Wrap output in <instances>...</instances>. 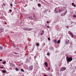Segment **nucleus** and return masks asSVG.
Listing matches in <instances>:
<instances>
[{"instance_id": "ea45409f", "label": "nucleus", "mask_w": 76, "mask_h": 76, "mask_svg": "<svg viewBox=\"0 0 76 76\" xmlns=\"http://www.w3.org/2000/svg\"><path fill=\"white\" fill-rule=\"evenodd\" d=\"M34 58H37V57H36V56H34Z\"/></svg>"}, {"instance_id": "4be33fe9", "label": "nucleus", "mask_w": 76, "mask_h": 76, "mask_svg": "<svg viewBox=\"0 0 76 76\" xmlns=\"http://www.w3.org/2000/svg\"><path fill=\"white\" fill-rule=\"evenodd\" d=\"M6 61H4L3 62V64H6Z\"/></svg>"}, {"instance_id": "20e7f679", "label": "nucleus", "mask_w": 76, "mask_h": 76, "mask_svg": "<svg viewBox=\"0 0 76 76\" xmlns=\"http://www.w3.org/2000/svg\"><path fill=\"white\" fill-rule=\"evenodd\" d=\"M57 8H56L55 9L54 12L56 13H58V12L57 11Z\"/></svg>"}, {"instance_id": "9b49d317", "label": "nucleus", "mask_w": 76, "mask_h": 76, "mask_svg": "<svg viewBox=\"0 0 76 76\" xmlns=\"http://www.w3.org/2000/svg\"><path fill=\"white\" fill-rule=\"evenodd\" d=\"M53 42H55V44H56V43H57V41L56 40H53Z\"/></svg>"}, {"instance_id": "7ed1b4c3", "label": "nucleus", "mask_w": 76, "mask_h": 76, "mask_svg": "<svg viewBox=\"0 0 76 76\" xmlns=\"http://www.w3.org/2000/svg\"><path fill=\"white\" fill-rule=\"evenodd\" d=\"M66 67H62L61 69V71H64V70H66Z\"/></svg>"}, {"instance_id": "f704fd0d", "label": "nucleus", "mask_w": 76, "mask_h": 76, "mask_svg": "<svg viewBox=\"0 0 76 76\" xmlns=\"http://www.w3.org/2000/svg\"><path fill=\"white\" fill-rule=\"evenodd\" d=\"M47 23H49V22H48V21H47Z\"/></svg>"}, {"instance_id": "f8f14e48", "label": "nucleus", "mask_w": 76, "mask_h": 76, "mask_svg": "<svg viewBox=\"0 0 76 76\" xmlns=\"http://www.w3.org/2000/svg\"><path fill=\"white\" fill-rule=\"evenodd\" d=\"M15 70H16V71H19V69L18 68H15Z\"/></svg>"}, {"instance_id": "aec40b11", "label": "nucleus", "mask_w": 76, "mask_h": 76, "mask_svg": "<svg viewBox=\"0 0 76 76\" xmlns=\"http://www.w3.org/2000/svg\"><path fill=\"white\" fill-rule=\"evenodd\" d=\"M70 35H72V36L73 35V34H72V33H70Z\"/></svg>"}, {"instance_id": "39448f33", "label": "nucleus", "mask_w": 76, "mask_h": 76, "mask_svg": "<svg viewBox=\"0 0 76 76\" xmlns=\"http://www.w3.org/2000/svg\"><path fill=\"white\" fill-rule=\"evenodd\" d=\"M44 33V30H42V33H40L41 35H43V34Z\"/></svg>"}, {"instance_id": "473e14b6", "label": "nucleus", "mask_w": 76, "mask_h": 76, "mask_svg": "<svg viewBox=\"0 0 76 76\" xmlns=\"http://www.w3.org/2000/svg\"><path fill=\"white\" fill-rule=\"evenodd\" d=\"M13 47H14V48H15V47H16L15 46V45H14V46H13Z\"/></svg>"}, {"instance_id": "49530a36", "label": "nucleus", "mask_w": 76, "mask_h": 76, "mask_svg": "<svg viewBox=\"0 0 76 76\" xmlns=\"http://www.w3.org/2000/svg\"><path fill=\"white\" fill-rule=\"evenodd\" d=\"M15 4H16V3H15Z\"/></svg>"}, {"instance_id": "2eb2a0df", "label": "nucleus", "mask_w": 76, "mask_h": 76, "mask_svg": "<svg viewBox=\"0 0 76 76\" xmlns=\"http://www.w3.org/2000/svg\"><path fill=\"white\" fill-rule=\"evenodd\" d=\"M3 47L1 46H0V50H3Z\"/></svg>"}, {"instance_id": "a878e982", "label": "nucleus", "mask_w": 76, "mask_h": 76, "mask_svg": "<svg viewBox=\"0 0 76 76\" xmlns=\"http://www.w3.org/2000/svg\"><path fill=\"white\" fill-rule=\"evenodd\" d=\"M66 28H67V29H68V28H69V26H66Z\"/></svg>"}, {"instance_id": "393cba45", "label": "nucleus", "mask_w": 76, "mask_h": 76, "mask_svg": "<svg viewBox=\"0 0 76 76\" xmlns=\"http://www.w3.org/2000/svg\"><path fill=\"white\" fill-rule=\"evenodd\" d=\"M14 53L15 54H16V55L18 54V53H17L15 52H14Z\"/></svg>"}, {"instance_id": "4468645a", "label": "nucleus", "mask_w": 76, "mask_h": 76, "mask_svg": "<svg viewBox=\"0 0 76 76\" xmlns=\"http://www.w3.org/2000/svg\"><path fill=\"white\" fill-rule=\"evenodd\" d=\"M2 72L3 73H5L6 72V70H4L3 71H2Z\"/></svg>"}, {"instance_id": "5701e85b", "label": "nucleus", "mask_w": 76, "mask_h": 76, "mask_svg": "<svg viewBox=\"0 0 76 76\" xmlns=\"http://www.w3.org/2000/svg\"><path fill=\"white\" fill-rule=\"evenodd\" d=\"M10 6H13V4H10Z\"/></svg>"}, {"instance_id": "4c0bfd02", "label": "nucleus", "mask_w": 76, "mask_h": 76, "mask_svg": "<svg viewBox=\"0 0 76 76\" xmlns=\"http://www.w3.org/2000/svg\"><path fill=\"white\" fill-rule=\"evenodd\" d=\"M66 58H69V56H67Z\"/></svg>"}, {"instance_id": "412c9836", "label": "nucleus", "mask_w": 76, "mask_h": 76, "mask_svg": "<svg viewBox=\"0 0 76 76\" xmlns=\"http://www.w3.org/2000/svg\"><path fill=\"white\" fill-rule=\"evenodd\" d=\"M50 54L49 53H48L47 54V56H50Z\"/></svg>"}, {"instance_id": "f257e3e1", "label": "nucleus", "mask_w": 76, "mask_h": 76, "mask_svg": "<svg viewBox=\"0 0 76 76\" xmlns=\"http://www.w3.org/2000/svg\"><path fill=\"white\" fill-rule=\"evenodd\" d=\"M72 60H73V58H72V57H69L66 59V61L68 62H70V61H71Z\"/></svg>"}, {"instance_id": "423d86ee", "label": "nucleus", "mask_w": 76, "mask_h": 76, "mask_svg": "<svg viewBox=\"0 0 76 76\" xmlns=\"http://www.w3.org/2000/svg\"><path fill=\"white\" fill-rule=\"evenodd\" d=\"M45 64L46 67H48V63H47V62H45Z\"/></svg>"}, {"instance_id": "a19ab883", "label": "nucleus", "mask_w": 76, "mask_h": 76, "mask_svg": "<svg viewBox=\"0 0 76 76\" xmlns=\"http://www.w3.org/2000/svg\"><path fill=\"white\" fill-rule=\"evenodd\" d=\"M44 76H47V75H44Z\"/></svg>"}, {"instance_id": "c85d7f7f", "label": "nucleus", "mask_w": 76, "mask_h": 76, "mask_svg": "<svg viewBox=\"0 0 76 76\" xmlns=\"http://www.w3.org/2000/svg\"><path fill=\"white\" fill-rule=\"evenodd\" d=\"M1 69H3V67H1Z\"/></svg>"}, {"instance_id": "dca6fc26", "label": "nucleus", "mask_w": 76, "mask_h": 76, "mask_svg": "<svg viewBox=\"0 0 76 76\" xmlns=\"http://www.w3.org/2000/svg\"><path fill=\"white\" fill-rule=\"evenodd\" d=\"M38 6L39 7H40L41 6V4H38Z\"/></svg>"}, {"instance_id": "a18cd8bd", "label": "nucleus", "mask_w": 76, "mask_h": 76, "mask_svg": "<svg viewBox=\"0 0 76 76\" xmlns=\"http://www.w3.org/2000/svg\"><path fill=\"white\" fill-rule=\"evenodd\" d=\"M1 66H0V68H1Z\"/></svg>"}, {"instance_id": "1a4fd4ad", "label": "nucleus", "mask_w": 76, "mask_h": 76, "mask_svg": "<svg viewBox=\"0 0 76 76\" xmlns=\"http://www.w3.org/2000/svg\"><path fill=\"white\" fill-rule=\"evenodd\" d=\"M72 6H74V7H76V6L74 5V3H72Z\"/></svg>"}, {"instance_id": "0eeeda50", "label": "nucleus", "mask_w": 76, "mask_h": 76, "mask_svg": "<svg viewBox=\"0 0 76 76\" xmlns=\"http://www.w3.org/2000/svg\"><path fill=\"white\" fill-rule=\"evenodd\" d=\"M3 32V28H1L0 29V33Z\"/></svg>"}, {"instance_id": "f03ea898", "label": "nucleus", "mask_w": 76, "mask_h": 76, "mask_svg": "<svg viewBox=\"0 0 76 76\" xmlns=\"http://www.w3.org/2000/svg\"><path fill=\"white\" fill-rule=\"evenodd\" d=\"M33 69V66L31 65L30 66H29L28 68V70H32Z\"/></svg>"}, {"instance_id": "c9c22d12", "label": "nucleus", "mask_w": 76, "mask_h": 76, "mask_svg": "<svg viewBox=\"0 0 76 76\" xmlns=\"http://www.w3.org/2000/svg\"><path fill=\"white\" fill-rule=\"evenodd\" d=\"M66 56H68V55L66 54Z\"/></svg>"}, {"instance_id": "72a5a7b5", "label": "nucleus", "mask_w": 76, "mask_h": 76, "mask_svg": "<svg viewBox=\"0 0 76 76\" xmlns=\"http://www.w3.org/2000/svg\"><path fill=\"white\" fill-rule=\"evenodd\" d=\"M26 30H28V28H25Z\"/></svg>"}, {"instance_id": "a211bd4d", "label": "nucleus", "mask_w": 76, "mask_h": 76, "mask_svg": "<svg viewBox=\"0 0 76 76\" xmlns=\"http://www.w3.org/2000/svg\"><path fill=\"white\" fill-rule=\"evenodd\" d=\"M73 18H76V15H73Z\"/></svg>"}, {"instance_id": "e433bc0d", "label": "nucleus", "mask_w": 76, "mask_h": 76, "mask_svg": "<svg viewBox=\"0 0 76 76\" xmlns=\"http://www.w3.org/2000/svg\"><path fill=\"white\" fill-rule=\"evenodd\" d=\"M4 4V6H5V5L4 4Z\"/></svg>"}, {"instance_id": "2f4dec72", "label": "nucleus", "mask_w": 76, "mask_h": 76, "mask_svg": "<svg viewBox=\"0 0 76 76\" xmlns=\"http://www.w3.org/2000/svg\"><path fill=\"white\" fill-rule=\"evenodd\" d=\"M71 37H72V38H73V35H72V36H71Z\"/></svg>"}, {"instance_id": "bb28decb", "label": "nucleus", "mask_w": 76, "mask_h": 76, "mask_svg": "<svg viewBox=\"0 0 76 76\" xmlns=\"http://www.w3.org/2000/svg\"><path fill=\"white\" fill-rule=\"evenodd\" d=\"M9 11H10V12H12V10H9Z\"/></svg>"}, {"instance_id": "09e8293b", "label": "nucleus", "mask_w": 76, "mask_h": 76, "mask_svg": "<svg viewBox=\"0 0 76 76\" xmlns=\"http://www.w3.org/2000/svg\"><path fill=\"white\" fill-rule=\"evenodd\" d=\"M33 17H34V16H33Z\"/></svg>"}, {"instance_id": "c756f323", "label": "nucleus", "mask_w": 76, "mask_h": 76, "mask_svg": "<svg viewBox=\"0 0 76 76\" xmlns=\"http://www.w3.org/2000/svg\"><path fill=\"white\" fill-rule=\"evenodd\" d=\"M49 26H47V28H49Z\"/></svg>"}, {"instance_id": "cd10ccee", "label": "nucleus", "mask_w": 76, "mask_h": 76, "mask_svg": "<svg viewBox=\"0 0 76 76\" xmlns=\"http://www.w3.org/2000/svg\"><path fill=\"white\" fill-rule=\"evenodd\" d=\"M3 61V60H2V59H0V61Z\"/></svg>"}, {"instance_id": "58836bf2", "label": "nucleus", "mask_w": 76, "mask_h": 76, "mask_svg": "<svg viewBox=\"0 0 76 76\" xmlns=\"http://www.w3.org/2000/svg\"><path fill=\"white\" fill-rule=\"evenodd\" d=\"M5 24H7V22H5Z\"/></svg>"}, {"instance_id": "c03bdc74", "label": "nucleus", "mask_w": 76, "mask_h": 76, "mask_svg": "<svg viewBox=\"0 0 76 76\" xmlns=\"http://www.w3.org/2000/svg\"><path fill=\"white\" fill-rule=\"evenodd\" d=\"M26 6H25L24 7H26Z\"/></svg>"}, {"instance_id": "79ce46f5", "label": "nucleus", "mask_w": 76, "mask_h": 76, "mask_svg": "<svg viewBox=\"0 0 76 76\" xmlns=\"http://www.w3.org/2000/svg\"><path fill=\"white\" fill-rule=\"evenodd\" d=\"M61 16H63V15H62V14H61Z\"/></svg>"}, {"instance_id": "37998d69", "label": "nucleus", "mask_w": 76, "mask_h": 76, "mask_svg": "<svg viewBox=\"0 0 76 76\" xmlns=\"http://www.w3.org/2000/svg\"><path fill=\"white\" fill-rule=\"evenodd\" d=\"M31 30V28L29 29V30Z\"/></svg>"}, {"instance_id": "b1692460", "label": "nucleus", "mask_w": 76, "mask_h": 76, "mask_svg": "<svg viewBox=\"0 0 76 76\" xmlns=\"http://www.w3.org/2000/svg\"><path fill=\"white\" fill-rule=\"evenodd\" d=\"M48 40H49V41H50V38L48 37Z\"/></svg>"}, {"instance_id": "7c9ffc66", "label": "nucleus", "mask_w": 76, "mask_h": 76, "mask_svg": "<svg viewBox=\"0 0 76 76\" xmlns=\"http://www.w3.org/2000/svg\"><path fill=\"white\" fill-rule=\"evenodd\" d=\"M48 70H50V68L48 67Z\"/></svg>"}, {"instance_id": "f3484780", "label": "nucleus", "mask_w": 76, "mask_h": 76, "mask_svg": "<svg viewBox=\"0 0 76 76\" xmlns=\"http://www.w3.org/2000/svg\"><path fill=\"white\" fill-rule=\"evenodd\" d=\"M39 43H36L37 46H39Z\"/></svg>"}, {"instance_id": "6e6552de", "label": "nucleus", "mask_w": 76, "mask_h": 76, "mask_svg": "<svg viewBox=\"0 0 76 76\" xmlns=\"http://www.w3.org/2000/svg\"><path fill=\"white\" fill-rule=\"evenodd\" d=\"M28 18L30 19V20H32L33 19V18L31 17H29Z\"/></svg>"}, {"instance_id": "ddd939ff", "label": "nucleus", "mask_w": 76, "mask_h": 76, "mask_svg": "<svg viewBox=\"0 0 76 76\" xmlns=\"http://www.w3.org/2000/svg\"><path fill=\"white\" fill-rule=\"evenodd\" d=\"M60 40H59L57 42V43L59 44V43H60Z\"/></svg>"}, {"instance_id": "9d476101", "label": "nucleus", "mask_w": 76, "mask_h": 76, "mask_svg": "<svg viewBox=\"0 0 76 76\" xmlns=\"http://www.w3.org/2000/svg\"><path fill=\"white\" fill-rule=\"evenodd\" d=\"M58 9H59V12H61V10L60 9V8H58Z\"/></svg>"}, {"instance_id": "6ab92c4d", "label": "nucleus", "mask_w": 76, "mask_h": 76, "mask_svg": "<svg viewBox=\"0 0 76 76\" xmlns=\"http://www.w3.org/2000/svg\"><path fill=\"white\" fill-rule=\"evenodd\" d=\"M21 72H24V70H23V69H21Z\"/></svg>"}, {"instance_id": "de8ad7c7", "label": "nucleus", "mask_w": 76, "mask_h": 76, "mask_svg": "<svg viewBox=\"0 0 76 76\" xmlns=\"http://www.w3.org/2000/svg\"><path fill=\"white\" fill-rule=\"evenodd\" d=\"M2 7H3V6H2Z\"/></svg>"}]
</instances>
